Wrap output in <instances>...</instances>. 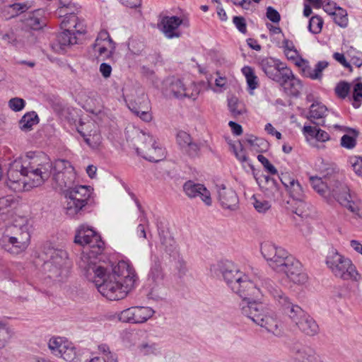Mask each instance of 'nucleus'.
Masks as SVG:
<instances>
[{"instance_id": "1", "label": "nucleus", "mask_w": 362, "mask_h": 362, "mask_svg": "<svg viewBox=\"0 0 362 362\" xmlns=\"http://www.w3.org/2000/svg\"><path fill=\"white\" fill-rule=\"evenodd\" d=\"M74 242L85 247L86 250L78 262L80 268L103 296L110 300H118L135 289L139 277L128 262L120 261L111 270L97 264V256L103 252L105 243L93 228L86 225L79 226Z\"/></svg>"}, {"instance_id": "2", "label": "nucleus", "mask_w": 362, "mask_h": 362, "mask_svg": "<svg viewBox=\"0 0 362 362\" xmlns=\"http://www.w3.org/2000/svg\"><path fill=\"white\" fill-rule=\"evenodd\" d=\"M52 173L60 190L71 186L76 177L69 161L59 159L52 164L45 153L30 152L9 164L6 185L14 192L28 191L42 185Z\"/></svg>"}, {"instance_id": "3", "label": "nucleus", "mask_w": 362, "mask_h": 362, "mask_svg": "<svg viewBox=\"0 0 362 362\" xmlns=\"http://www.w3.org/2000/svg\"><path fill=\"white\" fill-rule=\"evenodd\" d=\"M272 288H279L274 282L269 279H262L259 277L251 279L243 273L241 279L235 283L232 291L243 298L240 303L241 313L251 320L254 323L264 328L268 332L276 337L283 334L281 323L278 321L274 313L264 308L262 304L250 299L259 300L269 293L272 297Z\"/></svg>"}, {"instance_id": "4", "label": "nucleus", "mask_w": 362, "mask_h": 362, "mask_svg": "<svg viewBox=\"0 0 362 362\" xmlns=\"http://www.w3.org/2000/svg\"><path fill=\"white\" fill-rule=\"evenodd\" d=\"M261 253L272 270L285 274L293 284L305 285L308 281L302 264L282 247L264 242L261 245Z\"/></svg>"}, {"instance_id": "5", "label": "nucleus", "mask_w": 362, "mask_h": 362, "mask_svg": "<svg viewBox=\"0 0 362 362\" xmlns=\"http://www.w3.org/2000/svg\"><path fill=\"white\" fill-rule=\"evenodd\" d=\"M272 298L286 312L298 329L308 336H315L319 332V326L315 320L300 306L293 304L290 298L279 288H272Z\"/></svg>"}, {"instance_id": "6", "label": "nucleus", "mask_w": 362, "mask_h": 362, "mask_svg": "<svg viewBox=\"0 0 362 362\" xmlns=\"http://www.w3.org/2000/svg\"><path fill=\"white\" fill-rule=\"evenodd\" d=\"M31 223L25 217H18L10 227V233L4 235L6 250L12 255L25 252L30 243Z\"/></svg>"}, {"instance_id": "7", "label": "nucleus", "mask_w": 362, "mask_h": 362, "mask_svg": "<svg viewBox=\"0 0 362 362\" xmlns=\"http://www.w3.org/2000/svg\"><path fill=\"white\" fill-rule=\"evenodd\" d=\"M326 264L337 278L353 281H359L362 279L352 261L337 251L329 253L326 258Z\"/></svg>"}, {"instance_id": "8", "label": "nucleus", "mask_w": 362, "mask_h": 362, "mask_svg": "<svg viewBox=\"0 0 362 362\" xmlns=\"http://www.w3.org/2000/svg\"><path fill=\"white\" fill-rule=\"evenodd\" d=\"M134 146L139 154L151 162H159L165 158V149L154 138L142 131L136 130Z\"/></svg>"}, {"instance_id": "9", "label": "nucleus", "mask_w": 362, "mask_h": 362, "mask_svg": "<svg viewBox=\"0 0 362 362\" xmlns=\"http://www.w3.org/2000/svg\"><path fill=\"white\" fill-rule=\"evenodd\" d=\"M310 182L313 189L322 196L329 204L332 203L339 192L337 185H343L339 175L334 169L323 177L310 176Z\"/></svg>"}, {"instance_id": "10", "label": "nucleus", "mask_w": 362, "mask_h": 362, "mask_svg": "<svg viewBox=\"0 0 362 362\" xmlns=\"http://www.w3.org/2000/svg\"><path fill=\"white\" fill-rule=\"evenodd\" d=\"M66 199L64 209L66 215L74 217L87 204L91 194V188L86 185L69 186L64 189Z\"/></svg>"}, {"instance_id": "11", "label": "nucleus", "mask_w": 362, "mask_h": 362, "mask_svg": "<svg viewBox=\"0 0 362 362\" xmlns=\"http://www.w3.org/2000/svg\"><path fill=\"white\" fill-rule=\"evenodd\" d=\"M47 259L43 269L51 279L66 276L68 272L67 253L61 249L49 247L45 252Z\"/></svg>"}, {"instance_id": "12", "label": "nucleus", "mask_w": 362, "mask_h": 362, "mask_svg": "<svg viewBox=\"0 0 362 362\" xmlns=\"http://www.w3.org/2000/svg\"><path fill=\"white\" fill-rule=\"evenodd\" d=\"M86 33L83 24H74L61 32L56 41L52 45V50L59 54H64L74 45L77 43L78 37Z\"/></svg>"}, {"instance_id": "13", "label": "nucleus", "mask_w": 362, "mask_h": 362, "mask_svg": "<svg viewBox=\"0 0 362 362\" xmlns=\"http://www.w3.org/2000/svg\"><path fill=\"white\" fill-rule=\"evenodd\" d=\"M165 92L176 98H187L195 100L199 94V88L193 82L185 83L182 80L170 78L165 81Z\"/></svg>"}, {"instance_id": "14", "label": "nucleus", "mask_w": 362, "mask_h": 362, "mask_svg": "<svg viewBox=\"0 0 362 362\" xmlns=\"http://www.w3.org/2000/svg\"><path fill=\"white\" fill-rule=\"evenodd\" d=\"M279 177L290 196L298 202H297L299 205L298 207L293 210V212L302 218L306 216L307 214L303 211L306 204L303 202L305 193L300 183L288 173H281Z\"/></svg>"}, {"instance_id": "15", "label": "nucleus", "mask_w": 362, "mask_h": 362, "mask_svg": "<svg viewBox=\"0 0 362 362\" xmlns=\"http://www.w3.org/2000/svg\"><path fill=\"white\" fill-rule=\"evenodd\" d=\"M48 348L52 354L64 360L73 362L77 358L76 348L67 339L53 337L48 341Z\"/></svg>"}, {"instance_id": "16", "label": "nucleus", "mask_w": 362, "mask_h": 362, "mask_svg": "<svg viewBox=\"0 0 362 362\" xmlns=\"http://www.w3.org/2000/svg\"><path fill=\"white\" fill-rule=\"evenodd\" d=\"M155 310L148 306H134L121 311L118 319L122 322L131 324H143L151 319Z\"/></svg>"}, {"instance_id": "17", "label": "nucleus", "mask_w": 362, "mask_h": 362, "mask_svg": "<svg viewBox=\"0 0 362 362\" xmlns=\"http://www.w3.org/2000/svg\"><path fill=\"white\" fill-rule=\"evenodd\" d=\"M211 272L216 275H221L228 286L232 290L235 283L243 276V272L230 261L218 262L211 268Z\"/></svg>"}, {"instance_id": "18", "label": "nucleus", "mask_w": 362, "mask_h": 362, "mask_svg": "<svg viewBox=\"0 0 362 362\" xmlns=\"http://www.w3.org/2000/svg\"><path fill=\"white\" fill-rule=\"evenodd\" d=\"M116 46L106 30L99 33L95 43L93 45L94 54L98 60H107L115 52Z\"/></svg>"}, {"instance_id": "19", "label": "nucleus", "mask_w": 362, "mask_h": 362, "mask_svg": "<svg viewBox=\"0 0 362 362\" xmlns=\"http://www.w3.org/2000/svg\"><path fill=\"white\" fill-rule=\"evenodd\" d=\"M298 68L300 74L312 80L321 81L323 76V71L329 66L327 61L318 62L313 69L310 66L309 62L302 57L293 63Z\"/></svg>"}, {"instance_id": "20", "label": "nucleus", "mask_w": 362, "mask_h": 362, "mask_svg": "<svg viewBox=\"0 0 362 362\" xmlns=\"http://www.w3.org/2000/svg\"><path fill=\"white\" fill-rule=\"evenodd\" d=\"M277 83L288 95L298 96L303 88L301 81L294 75L291 69L283 72Z\"/></svg>"}, {"instance_id": "21", "label": "nucleus", "mask_w": 362, "mask_h": 362, "mask_svg": "<svg viewBox=\"0 0 362 362\" xmlns=\"http://www.w3.org/2000/svg\"><path fill=\"white\" fill-rule=\"evenodd\" d=\"M337 186L339 187V192L334 200H337L341 206L346 208L356 216L361 217L360 214V202L358 200H353L351 199V196L349 194V189L345 184Z\"/></svg>"}, {"instance_id": "22", "label": "nucleus", "mask_w": 362, "mask_h": 362, "mask_svg": "<svg viewBox=\"0 0 362 362\" xmlns=\"http://www.w3.org/2000/svg\"><path fill=\"white\" fill-rule=\"evenodd\" d=\"M262 66L265 74L276 83L280 80L283 72L289 69L284 63L274 58L264 60Z\"/></svg>"}, {"instance_id": "23", "label": "nucleus", "mask_w": 362, "mask_h": 362, "mask_svg": "<svg viewBox=\"0 0 362 362\" xmlns=\"http://www.w3.org/2000/svg\"><path fill=\"white\" fill-rule=\"evenodd\" d=\"M183 189L189 197H199L207 206L211 204V194L203 185L187 181L185 183Z\"/></svg>"}, {"instance_id": "24", "label": "nucleus", "mask_w": 362, "mask_h": 362, "mask_svg": "<svg viewBox=\"0 0 362 362\" xmlns=\"http://www.w3.org/2000/svg\"><path fill=\"white\" fill-rule=\"evenodd\" d=\"M218 198L222 207L235 209L238 204V198L235 192L231 188L221 185L218 187Z\"/></svg>"}, {"instance_id": "25", "label": "nucleus", "mask_w": 362, "mask_h": 362, "mask_svg": "<svg viewBox=\"0 0 362 362\" xmlns=\"http://www.w3.org/2000/svg\"><path fill=\"white\" fill-rule=\"evenodd\" d=\"M96 356L92 357L88 362H117V356L107 344H100L96 348Z\"/></svg>"}, {"instance_id": "26", "label": "nucleus", "mask_w": 362, "mask_h": 362, "mask_svg": "<svg viewBox=\"0 0 362 362\" xmlns=\"http://www.w3.org/2000/svg\"><path fill=\"white\" fill-rule=\"evenodd\" d=\"M258 183L262 192L268 197H275L279 194L276 181L268 175H263L258 179Z\"/></svg>"}, {"instance_id": "27", "label": "nucleus", "mask_w": 362, "mask_h": 362, "mask_svg": "<svg viewBox=\"0 0 362 362\" xmlns=\"http://www.w3.org/2000/svg\"><path fill=\"white\" fill-rule=\"evenodd\" d=\"M16 203L11 196L0 198V221H5L13 215Z\"/></svg>"}, {"instance_id": "28", "label": "nucleus", "mask_w": 362, "mask_h": 362, "mask_svg": "<svg viewBox=\"0 0 362 362\" xmlns=\"http://www.w3.org/2000/svg\"><path fill=\"white\" fill-rule=\"evenodd\" d=\"M241 72L245 78L248 91L253 95L254 90L259 87V78L257 76L253 68L250 66H245L241 69Z\"/></svg>"}, {"instance_id": "29", "label": "nucleus", "mask_w": 362, "mask_h": 362, "mask_svg": "<svg viewBox=\"0 0 362 362\" xmlns=\"http://www.w3.org/2000/svg\"><path fill=\"white\" fill-rule=\"evenodd\" d=\"M15 336L13 328L6 320H0V349L4 348Z\"/></svg>"}, {"instance_id": "30", "label": "nucleus", "mask_w": 362, "mask_h": 362, "mask_svg": "<svg viewBox=\"0 0 362 362\" xmlns=\"http://www.w3.org/2000/svg\"><path fill=\"white\" fill-rule=\"evenodd\" d=\"M286 59L292 63L296 62L301 57L293 41L284 38L280 47Z\"/></svg>"}, {"instance_id": "31", "label": "nucleus", "mask_w": 362, "mask_h": 362, "mask_svg": "<svg viewBox=\"0 0 362 362\" xmlns=\"http://www.w3.org/2000/svg\"><path fill=\"white\" fill-rule=\"evenodd\" d=\"M302 132L305 136H310L320 142H326L330 139V136L327 132L315 127L305 125Z\"/></svg>"}, {"instance_id": "32", "label": "nucleus", "mask_w": 362, "mask_h": 362, "mask_svg": "<svg viewBox=\"0 0 362 362\" xmlns=\"http://www.w3.org/2000/svg\"><path fill=\"white\" fill-rule=\"evenodd\" d=\"M246 142L250 145V149L256 153L266 152L269 148V144L263 138H257L250 135L245 139Z\"/></svg>"}, {"instance_id": "33", "label": "nucleus", "mask_w": 362, "mask_h": 362, "mask_svg": "<svg viewBox=\"0 0 362 362\" xmlns=\"http://www.w3.org/2000/svg\"><path fill=\"white\" fill-rule=\"evenodd\" d=\"M327 112L328 109L325 105L319 102H315L310 107L308 118L315 123L313 121L314 119H323L327 116Z\"/></svg>"}, {"instance_id": "34", "label": "nucleus", "mask_w": 362, "mask_h": 362, "mask_svg": "<svg viewBox=\"0 0 362 362\" xmlns=\"http://www.w3.org/2000/svg\"><path fill=\"white\" fill-rule=\"evenodd\" d=\"M144 105L141 107H136L134 103H131L129 105L131 111L139 117L145 122H149L152 119V115L148 111V102L146 98L143 100Z\"/></svg>"}, {"instance_id": "35", "label": "nucleus", "mask_w": 362, "mask_h": 362, "mask_svg": "<svg viewBox=\"0 0 362 362\" xmlns=\"http://www.w3.org/2000/svg\"><path fill=\"white\" fill-rule=\"evenodd\" d=\"M38 122L39 118L35 112H28L19 121V128L23 132H28Z\"/></svg>"}, {"instance_id": "36", "label": "nucleus", "mask_w": 362, "mask_h": 362, "mask_svg": "<svg viewBox=\"0 0 362 362\" xmlns=\"http://www.w3.org/2000/svg\"><path fill=\"white\" fill-rule=\"evenodd\" d=\"M230 150L233 153L235 158L242 163H247L248 166L253 169V165L250 163L249 158L245 149L240 142L229 143Z\"/></svg>"}, {"instance_id": "37", "label": "nucleus", "mask_w": 362, "mask_h": 362, "mask_svg": "<svg viewBox=\"0 0 362 362\" xmlns=\"http://www.w3.org/2000/svg\"><path fill=\"white\" fill-rule=\"evenodd\" d=\"M228 106L230 112L234 117H238L246 112L245 104L236 97H231L228 100Z\"/></svg>"}, {"instance_id": "38", "label": "nucleus", "mask_w": 362, "mask_h": 362, "mask_svg": "<svg viewBox=\"0 0 362 362\" xmlns=\"http://www.w3.org/2000/svg\"><path fill=\"white\" fill-rule=\"evenodd\" d=\"M78 132L83 137L85 142L92 148H98L102 143V136L100 134L95 130L92 134H86L82 131L78 129Z\"/></svg>"}, {"instance_id": "39", "label": "nucleus", "mask_w": 362, "mask_h": 362, "mask_svg": "<svg viewBox=\"0 0 362 362\" xmlns=\"http://www.w3.org/2000/svg\"><path fill=\"white\" fill-rule=\"evenodd\" d=\"M180 24H157L158 28L167 38L178 37L180 36L179 25Z\"/></svg>"}, {"instance_id": "40", "label": "nucleus", "mask_w": 362, "mask_h": 362, "mask_svg": "<svg viewBox=\"0 0 362 362\" xmlns=\"http://www.w3.org/2000/svg\"><path fill=\"white\" fill-rule=\"evenodd\" d=\"M162 279L161 269L158 265L153 267L148 275L147 284L151 289H153Z\"/></svg>"}, {"instance_id": "41", "label": "nucleus", "mask_w": 362, "mask_h": 362, "mask_svg": "<svg viewBox=\"0 0 362 362\" xmlns=\"http://www.w3.org/2000/svg\"><path fill=\"white\" fill-rule=\"evenodd\" d=\"M62 7L59 8V15L61 17H64L62 23H66L69 21L76 22L78 21V18L74 13H67L65 12L64 8L69 6L71 4V0H59Z\"/></svg>"}, {"instance_id": "42", "label": "nucleus", "mask_w": 362, "mask_h": 362, "mask_svg": "<svg viewBox=\"0 0 362 362\" xmlns=\"http://www.w3.org/2000/svg\"><path fill=\"white\" fill-rule=\"evenodd\" d=\"M298 358L301 362H322L318 355L311 349H303L298 352Z\"/></svg>"}, {"instance_id": "43", "label": "nucleus", "mask_w": 362, "mask_h": 362, "mask_svg": "<svg viewBox=\"0 0 362 362\" xmlns=\"http://www.w3.org/2000/svg\"><path fill=\"white\" fill-rule=\"evenodd\" d=\"M162 245H164L165 249L168 252H172L176 248V243L175 240L168 233L164 231L159 233Z\"/></svg>"}, {"instance_id": "44", "label": "nucleus", "mask_w": 362, "mask_h": 362, "mask_svg": "<svg viewBox=\"0 0 362 362\" xmlns=\"http://www.w3.org/2000/svg\"><path fill=\"white\" fill-rule=\"evenodd\" d=\"M353 136L344 134L341 139V145L346 148L351 149L356 144V136L358 135L355 130H351Z\"/></svg>"}, {"instance_id": "45", "label": "nucleus", "mask_w": 362, "mask_h": 362, "mask_svg": "<svg viewBox=\"0 0 362 362\" xmlns=\"http://www.w3.org/2000/svg\"><path fill=\"white\" fill-rule=\"evenodd\" d=\"M353 106L355 108L360 107L362 102V83L357 82L353 88Z\"/></svg>"}, {"instance_id": "46", "label": "nucleus", "mask_w": 362, "mask_h": 362, "mask_svg": "<svg viewBox=\"0 0 362 362\" xmlns=\"http://www.w3.org/2000/svg\"><path fill=\"white\" fill-rule=\"evenodd\" d=\"M136 205L139 208V210L143 214V217H141L140 219L141 223L138 225V226L136 228V233L139 237H141L143 238H146V226H145L144 223L148 224V220H147L146 216L144 215V212L142 210L140 204L138 202H136Z\"/></svg>"}, {"instance_id": "47", "label": "nucleus", "mask_w": 362, "mask_h": 362, "mask_svg": "<svg viewBox=\"0 0 362 362\" xmlns=\"http://www.w3.org/2000/svg\"><path fill=\"white\" fill-rule=\"evenodd\" d=\"M144 47L145 45L144 42L136 39H132L128 44L129 51L136 55L141 54Z\"/></svg>"}, {"instance_id": "48", "label": "nucleus", "mask_w": 362, "mask_h": 362, "mask_svg": "<svg viewBox=\"0 0 362 362\" xmlns=\"http://www.w3.org/2000/svg\"><path fill=\"white\" fill-rule=\"evenodd\" d=\"M253 206L255 209V210L259 213L264 214L271 208V204L268 201L258 199L255 197H253Z\"/></svg>"}, {"instance_id": "49", "label": "nucleus", "mask_w": 362, "mask_h": 362, "mask_svg": "<svg viewBox=\"0 0 362 362\" xmlns=\"http://www.w3.org/2000/svg\"><path fill=\"white\" fill-rule=\"evenodd\" d=\"M330 15L333 16V20L335 23L344 22L348 21L347 12L346 10L340 7H336Z\"/></svg>"}, {"instance_id": "50", "label": "nucleus", "mask_w": 362, "mask_h": 362, "mask_svg": "<svg viewBox=\"0 0 362 362\" xmlns=\"http://www.w3.org/2000/svg\"><path fill=\"white\" fill-rule=\"evenodd\" d=\"M335 93L341 98H345L350 91V84L345 82H339L335 87Z\"/></svg>"}, {"instance_id": "51", "label": "nucleus", "mask_w": 362, "mask_h": 362, "mask_svg": "<svg viewBox=\"0 0 362 362\" xmlns=\"http://www.w3.org/2000/svg\"><path fill=\"white\" fill-rule=\"evenodd\" d=\"M349 163L354 173L362 177V158L359 156H353L349 158Z\"/></svg>"}, {"instance_id": "52", "label": "nucleus", "mask_w": 362, "mask_h": 362, "mask_svg": "<svg viewBox=\"0 0 362 362\" xmlns=\"http://www.w3.org/2000/svg\"><path fill=\"white\" fill-rule=\"evenodd\" d=\"M192 141L190 135L186 132L180 131L177 134V141L182 149L190 144Z\"/></svg>"}, {"instance_id": "53", "label": "nucleus", "mask_w": 362, "mask_h": 362, "mask_svg": "<svg viewBox=\"0 0 362 362\" xmlns=\"http://www.w3.org/2000/svg\"><path fill=\"white\" fill-rule=\"evenodd\" d=\"M25 105V102L21 98H13L8 101V107L14 112L22 110Z\"/></svg>"}, {"instance_id": "54", "label": "nucleus", "mask_w": 362, "mask_h": 362, "mask_svg": "<svg viewBox=\"0 0 362 362\" xmlns=\"http://www.w3.org/2000/svg\"><path fill=\"white\" fill-rule=\"evenodd\" d=\"M28 9V6L23 4H14L11 5L8 8V13L11 14V16H18Z\"/></svg>"}, {"instance_id": "55", "label": "nucleus", "mask_w": 362, "mask_h": 362, "mask_svg": "<svg viewBox=\"0 0 362 362\" xmlns=\"http://www.w3.org/2000/svg\"><path fill=\"white\" fill-rule=\"evenodd\" d=\"M348 54L351 57L352 63L358 67L362 65V53L357 52L353 47L348 51Z\"/></svg>"}, {"instance_id": "56", "label": "nucleus", "mask_w": 362, "mask_h": 362, "mask_svg": "<svg viewBox=\"0 0 362 362\" xmlns=\"http://www.w3.org/2000/svg\"><path fill=\"white\" fill-rule=\"evenodd\" d=\"M257 159L269 173L272 175H276L277 173V170L276 168L272 163H270L266 157L259 154L257 156Z\"/></svg>"}, {"instance_id": "57", "label": "nucleus", "mask_w": 362, "mask_h": 362, "mask_svg": "<svg viewBox=\"0 0 362 362\" xmlns=\"http://www.w3.org/2000/svg\"><path fill=\"white\" fill-rule=\"evenodd\" d=\"M267 17L272 23H279L281 20L279 13L274 8L269 6L267 8Z\"/></svg>"}, {"instance_id": "58", "label": "nucleus", "mask_w": 362, "mask_h": 362, "mask_svg": "<svg viewBox=\"0 0 362 362\" xmlns=\"http://www.w3.org/2000/svg\"><path fill=\"white\" fill-rule=\"evenodd\" d=\"M29 20L33 23H40L45 21V13L43 10L38 9L35 11L30 15Z\"/></svg>"}, {"instance_id": "59", "label": "nucleus", "mask_w": 362, "mask_h": 362, "mask_svg": "<svg viewBox=\"0 0 362 362\" xmlns=\"http://www.w3.org/2000/svg\"><path fill=\"white\" fill-rule=\"evenodd\" d=\"M139 351L144 355H150L154 354L156 351V345L154 344H148L144 343L139 346Z\"/></svg>"}, {"instance_id": "60", "label": "nucleus", "mask_w": 362, "mask_h": 362, "mask_svg": "<svg viewBox=\"0 0 362 362\" xmlns=\"http://www.w3.org/2000/svg\"><path fill=\"white\" fill-rule=\"evenodd\" d=\"M186 18L185 17H177V16H171L169 17L168 16L161 14L159 17V21L160 23H182L183 21H186Z\"/></svg>"}, {"instance_id": "61", "label": "nucleus", "mask_w": 362, "mask_h": 362, "mask_svg": "<svg viewBox=\"0 0 362 362\" xmlns=\"http://www.w3.org/2000/svg\"><path fill=\"white\" fill-rule=\"evenodd\" d=\"M183 150L185 151L190 156H196L199 153V147L197 144L192 141L190 144L184 148Z\"/></svg>"}, {"instance_id": "62", "label": "nucleus", "mask_w": 362, "mask_h": 362, "mask_svg": "<svg viewBox=\"0 0 362 362\" xmlns=\"http://www.w3.org/2000/svg\"><path fill=\"white\" fill-rule=\"evenodd\" d=\"M333 58L337 61L339 63H340L345 68H350V64L347 62L346 60V58L344 55L341 53L335 52L333 54Z\"/></svg>"}, {"instance_id": "63", "label": "nucleus", "mask_w": 362, "mask_h": 362, "mask_svg": "<svg viewBox=\"0 0 362 362\" xmlns=\"http://www.w3.org/2000/svg\"><path fill=\"white\" fill-rule=\"evenodd\" d=\"M100 72L104 78H108L112 73V67L107 63H102L100 66Z\"/></svg>"}, {"instance_id": "64", "label": "nucleus", "mask_w": 362, "mask_h": 362, "mask_svg": "<svg viewBox=\"0 0 362 362\" xmlns=\"http://www.w3.org/2000/svg\"><path fill=\"white\" fill-rule=\"evenodd\" d=\"M350 246L356 252L362 255V244L358 240H351Z\"/></svg>"}]
</instances>
